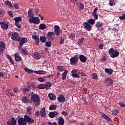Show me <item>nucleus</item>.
<instances>
[{"mask_svg": "<svg viewBox=\"0 0 125 125\" xmlns=\"http://www.w3.org/2000/svg\"><path fill=\"white\" fill-rule=\"evenodd\" d=\"M21 51L22 54H24V55H26L28 53V50L25 48L21 49Z\"/></svg>", "mask_w": 125, "mask_h": 125, "instance_id": "obj_44", "label": "nucleus"}, {"mask_svg": "<svg viewBox=\"0 0 125 125\" xmlns=\"http://www.w3.org/2000/svg\"><path fill=\"white\" fill-rule=\"evenodd\" d=\"M29 101H30L28 99L27 97H23L22 98V102L23 103H29Z\"/></svg>", "mask_w": 125, "mask_h": 125, "instance_id": "obj_38", "label": "nucleus"}, {"mask_svg": "<svg viewBox=\"0 0 125 125\" xmlns=\"http://www.w3.org/2000/svg\"><path fill=\"white\" fill-rule=\"evenodd\" d=\"M32 39L35 40L36 45H39V44H40V39L39 38V36L33 35L32 36Z\"/></svg>", "mask_w": 125, "mask_h": 125, "instance_id": "obj_21", "label": "nucleus"}, {"mask_svg": "<svg viewBox=\"0 0 125 125\" xmlns=\"http://www.w3.org/2000/svg\"><path fill=\"white\" fill-rule=\"evenodd\" d=\"M48 97L50 100H52L53 101H54V100H56V96L55 94H54L52 93H49L48 94Z\"/></svg>", "mask_w": 125, "mask_h": 125, "instance_id": "obj_23", "label": "nucleus"}, {"mask_svg": "<svg viewBox=\"0 0 125 125\" xmlns=\"http://www.w3.org/2000/svg\"><path fill=\"white\" fill-rule=\"evenodd\" d=\"M35 115L39 117V116H41V113H40V110H36Z\"/></svg>", "mask_w": 125, "mask_h": 125, "instance_id": "obj_60", "label": "nucleus"}, {"mask_svg": "<svg viewBox=\"0 0 125 125\" xmlns=\"http://www.w3.org/2000/svg\"><path fill=\"white\" fill-rule=\"evenodd\" d=\"M108 54L110 55V57L112 58H116L119 56L120 53L117 50H115L112 47L108 50Z\"/></svg>", "mask_w": 125, "mask_h": 125, "instance_id": "obj_2", "label": "nucleus"}, {"mask_svg": "<svg viewBox=\"0 0 125 125\" xmlns=\"http://www.w3.org/2000/svg\"><path fill=\"white\" fill-rule=\"evenodd\" d=\"M19 125H27V123L25 120V118H20L18 120Z\"/></svg>", "mask_w": 125, "mask_h": 125, "instance_id": "obj_16", "label": "nucleus"}, {"mask_svg": "<svg viewBox=\"0 0 125 125\" xmlns=\"http://www.w3.org/2000/svg\"><path fill=\"white\" fill-rule=\"evenodd\" d=\"M37 87L39 88V89H44V88H45V85L44 84H40L37 86Z\"/></svg>", "mask_w": 125, "mask_h": 125, "instance_id": "obj_43", "label": "nucleus"}, {"mask_svg": "<svg viewBox=\"0 0 125 125\" xmlns=\"http://www.w3.org/2000/svg\"><path fill=\"white\" fill-rule=\"evenodd\" d=\"M26 114H27V115H32V108H31V107L27 108Z\"/></svg>", "mask_w": 125, "mask_h": 125, "instance_id": "obj_42", "label": "nucleus"}, {"mask_svg": "<svg viewBox=\"0 0 125 125\" xmlns=\"http://www.w3.org/2000/svg\"><path fill=\"white\" fill-rule=\"evenodd\" d=\"M24 120H25V122L28 123V124H34L35 120L34 119H32L30 116H28V115H24Z\"/></svg>", "mask_w": 125, "mask_h": 125, "instance_id": "obj_8", "label": "nucleus"}, {"mask_svg": "<svg viewBox=\"0 0 125 125\" xmlns=\"http://www.w3.org/2000/svg\"><path fill=\"white\" fill-rule=\"evenodd\" d=\"M4 13H5L4 10H3L2 8H0V14L1 15H4Z\"/></svg>", "mask_w": 125, "mask_h": 125, "instance_id": "obj_52", "label": "nucleus"}, {"mask_svg": "<svg viewBox=\"0 0 125 125\" xmlns=\"http://www.w3.org/2000/svg\"><path fill=\"white\" fill-rule=\"evenodd\" d=\"M54 32L55 35L58 37L60 35V27L58 25H55L54 26Z\"/></svg>", "mask_w": 125, "mask_h": 125, "instance_id": "obj_13", "label": "nucleus"}, {"mask_svg": "<svg viewBox=\"0 0 125 125\" xmlns=\"http://www.w3.org/2000/svg\"><path fill=\"white\" fill-rule=\"evenodd\" d=\"M46 39L45 36H41L40 37V41L42 43H45V42H46Z\"/></svg>", "mask_w": 125, "mask_h": 125, "instance_id": "obj_28", "label": "nucleus"}, {"mask_svg": "<svg viewBox=\"0 0 125 125\" xmlns=\"http://www.w3.org/2000/svg\"><path fill=\"white\" fill-rule=\"evenodd\" d=\"M16 119L14 117H12L11 119H10L6 122L7 125H16Z\"/></svg>", "mask_w": 125, "mask_h": 125, "instance_id": "obj_10", "label": "nucleus"}, {"mask_svg": "<svg viewBox=\"0 0 125 125\" xmlns=\"http://www.w3.org/2000/svg\"><path fill=\"white\" fill-rule=\"evenodd\" d=\"M23 89V93H26L27 91H30V90H28L27 89V88H24L22 89Z\"/></svg>", "mask_w": 125, "mask_h": 125, "instance_id": "obj_63", "label": "nucleus"}, {"mask_svg": "<svg viewBox=\"0 0 125 125\" xmlns=\"http://www.w3.org/2000/svg\"><path fill=\"white\" fill-rule=\"evenodd\" d=\"M115 2V0H109V4L110 6H113L114 5V2Z\"/></svg>", "mask_w": 125, "mask_h": 125, "instance_id": "obj_53", "label": "nucleus"}, {"mask_svg": "<svg viewBox=\"0 0 125 125\" xmlns=\"http://www.w3.org/2000/svg\"><path fill=\"white\" fill-rule=\"evenodd\" d=\"M14 7L15 8V9H18L19 8V6H18L17 4H14Z\"/></svg>", "mask_w": 125, "mask_h": 125, "instance_id": "obj_64", "label": "nucleus"}, {"mask_svg": "<svg viewBox=\"0 0 125 125\" xmlns=\"http://www.w3.org/2000/svg\"><path fill=\"white\" fill-rule=\"evenodd\" d=\"M60 44H63L64 42H65V40H64V38L61 37L60 38Z\"/></svg>", "mask_w": 125, "mask_h": 125, "instance_id": "obj_50", "label": "nucleus"}, {"mask_svg": "<svg viewBox=\"0 0 125 125\" xmlns=\"http://www.w3.org/2000/svg\"><path fill=\"white\" fill-rule=\"evenodd\" d=\"M79 58L81 62H82L83 63H85V62H86V60H87V59L83 55H80Z\"/></svg>", "mask_w": 125, "mask_h": 125, "instance_id": "obj_20", "label": "nucleus"}, {"mask_svg": "<svg viewBox=\"0 0 125 125\" xmlns=\"http://www.w3.org/2000/svg\"><path fill=\"white\" fill-rule=\"evenodd\" d=\"M104 83L106 86H112L114 84V80L110 77L107 78L105 80Z\"/></svg>", "mask_w": 125, "mask_h": 125, "instance_id": "obj_6", "label": "nucleus"}, {"mask_svg": "<svg viewBox=\"0 0 125 125\" xmlns=\"http://www.w3.org/2000/svg\"><path fill=\"white\" fill-rule=\"evenodd\" d=\"M14 56L16 61H18V62H19L21 61V60H22V58L20 57V54L18 53H15Z\"/></svg>", "mask_w": 125, "mask_h": 125, "instance_id": "obj_24", "label": "nucleus"}, {"mask_svg": "<svg viewBox=\"0 0 125 125\" xmlns=\"http://www.w3.org/2000/svg\"><path fill=\"white\" fill-rule=\"evenodd\" d=\"M103 24L102 22L101 21H97L95 24V27L96 28H100L101 27H102Z\"/></svg>", "mask_w": 125, "mask_h": 125, "instance_id": "obj_40", "label": "nucleus"}, {"mask_svg": "<svg viewBox=\"0 0 125 125\" xmlns=\"http://www.w3.org/2000/svg\"><path fill=\"white\" fill-rule=\"evenodd\" d=\"M87 22L90 24V25H94L95 24V19H90Z\"/></svg>", "mask_w": 125, "mask_h": 125, "instance_id": "obj_32", "label": "nucleus"}, {"mask_svg": "<svg viewBox=\"0 0 125 125\" xmlns=\"http://www.w3.org/2000/svg\"><path fill=\"white\" fill-rule=\"evenodd\" d=\"M0 25L2 30H7L8 29V24L4 21L0 22Z\"/></svg>", "mask_w": 125, "mask_h": 125, "instance_id": "obj_15", "label": "nucleus"}, {"mask_svg": "<svg viewBox=\"0 0 125 125\" xmlns=\"http://www.w3.org/2000/svg\"><path fill=\"white\" fill-rule=\"evenodd\" d=\"M101 116L103 117L104 119L105 120H106V121H107V122H109V123H111V122H112V120L110 119V117H109L108 116H107V115H106L105 113H102L101 114Z\"/></svg>", "mask_w": 125, "mask_h": 125, "instance_id": "obj_18", "label": "nucleus"}, {"mask_svg": "<svg viewBox=\"0 0 125 125\" xmlns=\"http://www.w3.org/2000/svg\"><path fill=\"white\" fill-rule=\"evenodd\" d=\"M78 62H79V56L77 55H74L70 59V64L74 66H76L78 64Z\"/></svg>", "mask_w": 125, "mask_h": 125, "instance_id": "obj_3", "label": "nucleus"}, {"mask_svg": "<svg viewBox=\"0 0 125 125\" xmlns=\"http://www.w3.org/2000/svg\"><path fill=\"white\" fill-rule=\"evenodd\" d=\"M5 4L7 5V6H9V7H11V8H13V5H12V3H11V2L8 0H6L5 2Z\"/></svg>", "mask_w": 125, "mask_h": 125, "instance_id": "obj_31", "label": "nucleus"}, {"mask_svg": "<svg viewBox=\"0 0 125 125\" xmlns=\"http://www.w3.org/2000/svg\"><path fill=\"white\" fill-rule=\"evenodd\" d=\"M13 90L14 92H15V93H17V92H18V91H19V90L18 89V88L17 87L14 88Z\"/></svg>", "mask_w": 125, "mask_h": 125, "instance_id": "obj_61", "label": "nucleus"}, {"mask_svg": "<svg viewBox=\"0 0 125 125\" xmlns=\"http://www.w3.org/2000/svg\"><path fill=\"white\" fill-rule=\"evenodd\" d=\"M51 87V83L50 82H47L45 84V88L46 90L49 89Z\"/></svg>", "mask_w": 125, "mask_h": 125, "instance_id": "obj_36", "label": "nucleus"}, {"mask_svg": "<svg viewBox=\"0 0 125 125\" xmlns=\"http://www.w3.org/2000/svg\"><path fill=\"white\" fill-rule=\"evenodd\" d=\"M120 20H125V14H123L122 16L119 17Z\"/></svg>", "mask_w": 125, "mask_h": 125, "instance_id": "obj_57", "label": "nucleus"}, {"mask_svg": "<svg viewBox=\"0 0 125 125\" xmlns=\"http://www.w3.org/2000/svg\"><path fill=\"white\" fill-rule=\"evenodd\" d=\"M34 94L33 92L30 93L31 100L32 102L34 103L35 106H39L40 105V102H41V98L39 95Z\"/></svg>", "mask_w": 125, "mask_h": 125, "instance_id": "obj_1", "label": "nucleus"}, {"mask_svg": "<svg viewBox=\"0 0 125 125\" xmlns=\"http://www.w3.org/2000/svg\"><path fill=\"white\" fill-rule=\"evenodd\" d=\"M57 69L59 70V71H60V72H63L65 71V67L64 66H61V65H58L57 67Z\"/></svg>", "mask_w": 125, "mask_h": 125, "instance_id": "obj_37", "label": "nucleus"}, {"mask_svg": "<svg viewBox=\"0 0 125 125\" xmlns=\"http://www.w3.org/2000/svg\"><path fill=\"white\" fill-rule=\"evenodd\" d=\"M45 46L47 47H50L51 46V42L50 41H48L45 42Z\"/></svg>", "mask_w": 125, "mask_h": 125, "instance_id": "obj_48", "label": "nucleus"}, {"mask_svg": "<svg viewBox=\"0 0 125 125\" xmlns=\"http://www.w3.org/2000/svg\"><path fill=\"white\" fill-rule=\"evenodd\" d=\"M68 72L69 71L67 69L64 70V72L62 73V80L64 81V80H65L66 77H67V74L68 73Z\"/></svg>", "mask_w": 125, "mask_h": 125, "instance_id": "obj_29", "label": "nucleus"}, {"mask_svg": "<svg viewBox=\"0 0 125 125\" xmlns=\"http://www.w3.org/2000/svg\"><path fill=\"white\" fill-rule=\"evenodd\" d=\"M72 77H74V78H80V75L78 73H74L72 74Z\"/></svg>", "mask_w": 125, "mask_h": 125, "instance_id": "obj_55", "label": "nucleus"}, {"mask_svg": "<svg viewBox=\"0 0 125 125\" xmlns=\"http://www.w3.org/2000/svg\"><path fill=\"white\" fill-rule=\"evenodd\" d=\"M78 4H79V10H83L84 8L83 3H79Z\"/></svg>", "mask_w": 125, "mask_h": 125, "instance_id": "obj_46", "label": "nucleus"}, {"mask_svg": "<svg viewBox=\"0 0 125 125\" xmlns=\"http://www.w3.org/2000/svg\"><path fill=\"white\" fill-rule=\"evenodd\" d=\"M27 13L28 17H30L31 18H33V17H34V14L32 13V9H29Z\"/></svg>", "mask_w": 125, "mask_h": 125, "instance_id": "obj_33", "label": "nucleus"}, {"mask_svg": "<svg viewBox=\"0 0 125 125\" xmlns=\"http://www.w3.org/2000/svg\"><path fill=\"white\" fill-rule=\"evenodd\" d=\"M27 42H28V39H27V38L25 37L21 38V40L19 42V46L21 48L22 46H23L25 43H27Z\"/></svg>", "mask_w": 125, "mask_h": 125, "instance_id": "obj_9", "label": "nucleus"}, {"mask_svg": "<svg viewBox=\"0 0 125 125\" xmlns=\"http://www.w3.org/2000/svg\"><path fill=\"white\" fill-rule=\"evenodd\" d=\"M40 115L41 117H46V111H45V107H42L40 109Z\"/></svg>", "mask_w": 125, "mask_h": 125, "instance_id": "obj_19", "label": "nucleus"}, {"mask_svg": "<svg viewBox=\"0 0 125 125\" xmlns=\"http://www.w3.org/2000/svg\"><path fill=\"white\" fill-rule=\"evenodd\" d=\"M28 21L29 23H33V24H36V25H39L41 22L40 18H39L38 17L29 18L28 19Z\"/></svg>", "mask_w": 125, "mask_h": 125, "instance_id": "obj_4", "label": "nucleus"}, {"mask_svg": "<svg viewBox=\"0 0 125 125\" xmlns=\"http://www.w3.org/2000/svg\"><path fill=\"white\" fill-rule=\"evenodd\" d=\"M38 80L39 82H41V83H43V82H44V81H45V79H44V78H43L42 77H39L38 78Z\"/></svg>", "mask_w": 125, "mask_h": 125, "instance_id": "obj_51", "label": "nucleus"}, {"mask_svg": "<svg viewBox=\"0 0 125 125\" xmlns=\"http://www.w3.org/2000/svg\"><path fill=\"white\" fill-rule=\"evenodd\" d=\"M92 78L94 80H97L98 79V76H97V74L96 73H94L92 74Z\"/></svg>", "mask_w": 125, "mask_h": 125, "instance_id": "obj_49", "label": "nucleus"}, {"mask_svg": "<svg viewBox=\"0 0 125 125\" xmlns=\"http://www.w3.org/2000/svg\"><path fill=\"white\" fill-rule=\"evenodd\" d=\"M57 100L59 103H64L65 102V96L62 94H60L57 98Z\"/></svg>", "mask_w": 125, "mask_h": 125, "instance_id": "obj_14", "label": "nucleus"}, {"mask_svg": "<svg viewBox=\"0 0 125 125\" xmlns=\"http://www.w3.org/2000/svg\"><path fill=\"white\" fill-rule=\"evenodd\" d=\"M31 86L34 88V89H36V88H37V86H36V84L34 82L31 83Z\"/></svg>", "mask_w": 125, "mask_h": 125, "instance_id": "obj_56", "label": "nucleus"}, {"mask_svg": "<svg viewBox=\"0 0 125 125\" xmlns=\"http://www.w3.org/2000/svg\"><path fill=\"white\" fill-rule=\"evenodd\" d=\"M97 10H98V8L96 7L93 10L92 13V15L94 19H95V20H97V19H98V15H97Z\"/></svg>", "mask_w": 125, "mask_h": 125, "instance_id": "obj_17", "label": "nucleus"}, {"mask_svg": "<svg viewBox=\"0 0 125 125\" xmlns=\"http://www.w3.org/2000/svg\"><path fill=\"white\" fill-rule=\"evenodd\" d=\"M15 25L17 27V28H21V24H19V22H15Z\"/></svg>", "mask_w": 125, "mask_h": 125, "instance_id": "obj_58", "label": "nucleus"}, {"mask_svg": "<svg viewBox=\"0 0 125 125\" xmlns=\"http://www.w3.org/2000/svg\"><path fill=\"white\" fill-rule=\"evenodd\" d=\"M11 39L15 42H20L21 40L19 33L17 32H13V37H11Z\"/></svg>", "mask_w": 125, "mask_h": 125, "instance_id": "obj_5", "label": "nucleus"}, {"mask_svg": "<svg viewBox=\"0 0 125 125\" xmlns=\"http://www.w3.org/2000/svg\"><path fill=\"white\" fill-rule=\"evenodd\" d=\"M7 14L10 16V17H13V14L12 12L9 11L7 12Z\"/></svg>", "mask_w": 125, "mask_h": 125, "instance_id": "obj_62", "label": "nucleus"}, {"mask_svg": "<svg viewBox=\"0 0 125 125\" xmlns=\"http://www.w3.org/2000/svg\"><path fill=\"white\" fill-rule=\"evenodd\" d=\"M120 107H122L123 108H125V102L123 101H121L120 102H119V103Z\"/></svg>", "mask_w": 125, "mask_h": 125, "instance_id": "obj_47", "label": "nucleus"}, {"mask_svg": "<svg viewBox=\"0 0 125 125\" xmlns=\"http://www.w3.org/2000/svg\"><path fill=\"white\" fill-rule=\"evenodd\" d=\"M106 60H107V57H106L105 56L102 57V58L101 59V61L103 62H105V61H106Z\"/></svg>", "mask_w": 125, "mask_h": 125, "instance_id": "obj_59", "label": "nucleus"}, {"mask_svg": "<svg viewBox=\"0 0 125 125\" xmlns=\"http://www.w3.org/2000/svg\"><path fill=\"white\" fill-rule=\"evenodd\" d=\"M5 49V44L2 41L0 42V53L2 54Z\"/></svg>", "mask_w": 125, "mask_h": 125, "instance_id": "obj_12", "label": "nucleus"}, {"mask_svg": "<svg viewBox=\"0 0 125 125\" xmlns=\"http://www.w3.org/2000/svg\"><path fill=\"white\" fill-rule=\"evenodd\" d=\"M48 116L50 118H55L58 116V112H50L49 113Z\"/></svg>", "mask_w": 125, "mask_h": 125, "instance_id": "obj_22", "label": "nucleus"}, {"mask_svg": "<svg viewBox=\"0 0 125 125\" xmlns=\"http://www.w3.org/2000/svg\"><path fill=\"white\" fill-rule=\"evenodd\" d=\"M7 58H8V60L10 61V63L12 64V65L14 64L13 60H12V58H11V56H10V55H7Z\"/></svg>", "mask_w": 125, "mask_h": 125, "instance_id": "obj_41", "label": "nucleus"}, {"mask_svg": "<svg viewBox=\"0 0 125 125\" xmlns=\"http://www.w3.org/2000/svg\"><path fill=\"white\" fill-rule=\"evenodd\" d=\"M49 110L51 111L53 110H56V105L55 104H52L49 106Z\"/></svg>", "mask_w": 125, "mask_h": 125, "instance_id": "obj_45", "label": "nucleus"}, {"mask_svg": "<svg viewBox=\"0 0 125 125\" xmlns=\"http://www.w3.org/2000/svg\"><path fill=\"white\" fill-rule=\"evenodd\" d=\"M46 38L48 41H52L55 38V34L53 32H48L46 35Z\"/></svg>", "mask_w": 125, "mask_h": 125, "instance_id": "obj_7", "label": "nucleus"}, {"mask_svg": "<svg viewBox=\"0 0 125 125\" xmlns=\"http://www.w3.org/2000/svg\"><path fill=\"white\" fill-rule=\"evenodd\" d=\"M39 30H45L46 25L44 23H41L39 26Z\"/></svg>", "mask_w": 125, "mask_h": 125, "instance_id": "obj_30", "label": "nucleus"}, {"mask_svg": "<svg viewBox=\"0 0 125 125\" xmlns=\"http://www.w3.org/2000/svg\"><path fill=\"white\" fill-rule=\"evenodd\" d=\"M31 87H32V86L31 84H30V82H28L27 84L26 88L30 90L31 89Z\"/></svg>", "mask_w": 125, "mask_h": 125, "instance_id": "obj_54", "label": "nucleus"}, {"mask_svg": "<svg viewBox=\"0 0 125 125\" xmlns=\"http://www.w3.org/2000/svg\"><path fill=\"white\" fill-rule=\"evenodd\" d=\"M65 124V120H64V119L62 118V117H60L59 121L58 122V125H64Z\"/></svg>", "mask_w": 125, "mask_h": 125, "instance_id": "obj_26", "label": "nucleus"}, {"mask_svg": "<svg viewBox=\"0 0 125 125\" xmlns=\"http://www.w3.org/2000/svg\"><path fill=\"white\" fill-rule=\"evenodd\" d=\"M83 41H84V38L83 37H82L78 40V43L79 45H83Z\"/></svg>", "mask_w": 125, "mask_h": 125, "instance_id": "obj_34", "label": "nucleus"}, {"mask_svg": "<svg viewBox=\"0 0 125 125\" xmlns=\"http://www.w3.org/2000/svg\"><path fill=\"white\" fill-rule=\"evenodd\" d=\"M83 26H84V27H83L84 29H86V30H87V31H88V32H89V31H91V30H92L91 27L92 26L90 25V24L88 22H83Z\"/></svg>", "mask_w": 125, "mask_h": 125, "instance_id": "obj_11", "label": "nucleus"}, {"mask_svg": "<svg viewBox=\"0 0 125 125\" xmlns=\"http://www.w3.org/2000/svg\"><path fill=\"white\" fill-rule=\"evenodd\" d=\"M15 23H19L21 21H22V18L21 17H18L17 18H14Z\"/></svg>", "mask_w": 125, "mask_h": 125, "instance_id": "obj_35", "label": "nucleus"}, {"mask_svg": "<svg viewBox=\"0 0 125 125\" xmlns=\"http://www.w3.org/2000/svg\"><path fill=\"white\" fill-rule=\"evenodd\" d=\"M104 72L108 75H111L113 74V73H114V70L109 68H105L104 69Z\"/></svg>", "mask_w": 125, "mask_h": 125, "instance_id": "obj_27", "label": "nucleus"}, {"mask_svg": "<svg viewBox=\"0 0 125 125\" xmlns=\"http://www.w3.org/2000/svg\"><path fill=\"white\" fill-rule=\"evenodd\" d=\"M33 57L34 59H37V60H39V59H41L42 58V56L40 53L35 52L33 54Z\"/></svg>", "mask_w": 125, "mask_h": 125, "instance_id": "obj_25", "label": "nucleus"}, {"mask_svg": "<svg viewBox=\"0 0 125 125\" xmlns=\"http://www.w3.org/2000/svg\"><path fill=\"white\" fill-rule=\"evenodd\" d=\"M34 73H35V74H38V75H42L45 74V71L43 70L34 71Z\"/></svg>", "mask_w": 125, "mask_h": 125, "instance_id": "obj_39", "label": "nucleus"}]
</instances>
